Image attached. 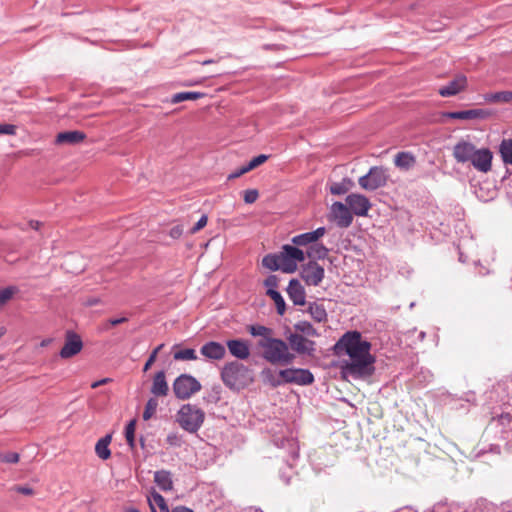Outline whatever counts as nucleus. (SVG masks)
<instances>
[{
	"mask_svg": "<svg viewBox=\"0 0 512 512\" xmlns=\"http://www.w3.org/2000/svg\"><path fill=\"white\" fill-rule=\"evenodd\" d=\"M371 343L363 339L358 331H348L342 335L334 346L337 354H346L342 369L354 378L369 377L374 372L375 357L371 354Z\"/></svg>",
	"mask_w": 512,
	"mask_h": 512,
	"instance_id": "nucleus-1",
	"label": "nucleus"
},
{
	"mask_svg": "<svg viewBox=\"0 0 512 512\" xmlns=\"http://www.w3.org/2000/svg\"><path fill=\"white\" fill-rule=\"evenodd\" d=\"M258 346L262 349L263 359L273 365H289L295 360V355L290 352L289 345L282 339H260Z\"/></svg>",
	"mask_w": 512,
	"mask_h": 512,
	"instance_id": "nucleus-2",
	"label": "nucleus"
},
{
	"mask_svg": "<svg viewBox=\"0 0 512 512\" xmlns=\"http://www.w3.org/2000/svg\"><path fill=\"white\" fill-rule=\"evenodd\" d=\"M220 376L224 385L234 391H240L253 382L249 368L237 361L226 363L221 369Z\"/></svg>",
	"mask_w": 512,
	"mask_h": 512,
	"instance_id": "nucleus-3",
	"label": "nucleus"
},
{
	"mask_svg": "<svg viewBox=\"0 0 512 512\" xmlns=\"http://www.w3.org/2000/svg\"><path fill=\"white\" fill-rule=\"evenodd\" d=\"M205 413L202 409L191 405H183L177 413L179 425L189 433H195L204 422Z\"/></svg>",
	"mask_w": 512,
	"mask_h": 512,
	"instance_id": "nucleus-4",
	"label": "nucleus"
},
{
	"mask_svg": "<svg viewBox=\"0 0 512 512\" xmlns=\"http://www.w3.org/2000/svg\"><path fill=\"white\" fill-rule=\"evenodd\" d=\"M279 377L281 380L271 381L273 386H279L283 383L310 385L314 382L313 374L309 370L301 368H288L280 370Z\"/></svg>",
	"mask_w": 512,
	"mask_h": 512,
	"instance_id": "nucleus-5",
	"label": "nucleus"
},
{
	"mask_svg": "<svg viewBox=\"0 0 512 512\" xmlns=\"http://www.w3.org/2000/svg\"><path fill=\"white\" fill-rule=\"evenodd\" d=\"M201 388L200 382L188 374H181L173 382V392L176 398L180 400L189 399L192 395L199 392Z\"/></svg>",
	"mask_w": 512,
	"mask_h": 512,
	"instance_id": "nucleus-6",
	"label": "nucleus"
},
{
	"mask_svg": "<svg viewBox=\"0 0 512 512\" xmlns=\"http://www.w3.org/2000/svg\"><path fill=\"white\" fill-rule=\"evenodd\" d=\"M387 170L381 166H373L368 173L358 180L360 187L367 191H374L384 187L388 181Z\"/></svg>",
	"mask_w": 512,
	"mask_h": 512,
	"instance_id": "nucleus-7",
	"label": "nucleus"
},
{
	"mask_svg": "<svg viewBox=\"0 0 512 512\" xmlns=\"http://www.w3.org/2000/svg\"><path fill=\"white\" fill-rule=\"evenodd\" d=\"M279 254L282 263V272L284 273L295 272L298 263L305 260V253L294 245H284Z\"/></svg>",
	"mask_w": 512,
	"mask_h": 512,
	"instance_id": "nucleus-8",
	"label": "nucleus"
},
{
	"mask_svg": "<svg viewBox=\"0 0 512 512\" xmlns=\"http://www.w3.org/2000/svg\"><path fill=\"white\" fill-rule=\"evenodd\" d=\"M471 159L468 160L474 169L481 173H488L492 170L493 153L487 147L477 148L471 153Z\"/></svg>",
	"mask_w": 512,
	"mask_h": 512,
	"instance_id": "nucleus-9",
	"label": "nucleus"
},
{
	"mask_svg": "<svg viewBox=\"0 0 512 512\" xmlns=\"http://www.w3.org/2000/svg\"><path fill=\"white\" fill-rule=\"evenodd\" d=\"M83 342L81 337L72 330L65 333V341L62 349L60 350V357L62 359H69L81 352Z\"/></svg>",
	"mask_w": 512,
	"mask_h": 512,
	"instance_id": "nucleus-10",
	"label": "nucleus"
},
{
	"mask_svg": "<svg viewBox=\"0 0 512 512\" xmlns=\"http://www.w3.org/2000/svg\"><path fill=\"white\" fill-rule=\"evenodd\" d=\"M324 268L315 261H310L303 266L301 277L307 285L318 286L324 278Z\"/></svg>",
	"mask_w": 512,
	"mask_h": 512,
	"instance_id": "nucleus-11",
	"label": "nucleus"
},
{
	"mask_svg": "<svg viewBox=\"0 0 512 512\" xmlns=\"http://www.w3.org/2000/svg\"><path fill=\"white\" fill-rule=\"evenodd\" d=\"M346 204L350 211L357 216H366L371 208L369 199L358 193H352L346 197Z\"/></svg>",
	"mask_w": 512,
	"mask_h": 512,
	"instance_id": "nucleus-12",
	"label": "nucleus"
},
{
	"mask_svg": "<svg viewBox=\"0 0 512 512\" xmlns=\"http://www.w3.org/2000/svg\"><path fill=\"white\" fill-rule=\"evenodd\" d=\"M331 218L337 223L339 227L346 228L351 225L353 215L347 204L335 202L331 206Z\"/></svg>",
	"mask_w": 512,
	"mask_h": 512,
	"instance_id": "nucleus-13",
	"label": "nucleus"
},
{
	"mask_svg": "<svg viewBox=\"0 0 512 512\" xmlns=\"http://www.w3.org/2000/svg\"><path fill=\"white\" fill-rule=\"evenodd\" d=\"M468 85L467 77L463 74L456 75L447 85L442 86L438 93L442 97H451L466 90Z\"/></svg>",
	"mask_w": 512,
	"mask_h": 512,
	"instance_id": "nucleus-14",
	"label": "nucleus"
},
{
	"mask_svg": "<svg viewBox=\"0 0 512 512\" xmlns=\"http://www.w3.org/2000/svg\"><path fill=\"white\" fill-rule=\"evenodd\" d=\"M288 345L298 354L311 355L314 351V342L298 333H292L287 337Z\"/></svg>",
	"mask_w": 512,
	"mask_h": 512,
	"instance_id": "nucleus-15",
	"label": "nucleus"
},
{
	"mask_svg": "<svg viewBox=\"0 0 512 512\" xmlns=\"http://www.w3.org/2000/svg\"><path fill=\"white\" fill-rule=\"evenodd\" d=\"M475 144L467 138H461L453 147L452 155L457 163L465 164L471 159Z\"/></svg>",
	"mask_w": 512,
	"mask_h": 512,
	"instance_id": "nucleus-16",
	"label": "nucleus"
},
{
	"mask_svg": "<svg viewBox=\"0 0 512 512\" xmlns=\"http://www.w3.org/2000/svg\"><path fill=\"white\" fill-rule=\"evenodd\" d=\"M442 116L450 119L474 120L486 119L491 116V112L485 109H470L465 111L444 112Z\"/></svg>",
	"mask_w": 512,
	"mask_h": 512,
	"instance_id": "nucleus-17",
	"label": "nucleus"
},
{
	"mask_svg": "<svg viewBox=\"0 0 512 512\" xmlns=\"http://www.w3.org/2000/svg\"><path fill=\"white\" fill-rule=\"evenodd\" d=\"M226 346L232 356L237 359L245 360L250 356V347L246 340L232 339L226 342Z\"/></svg>",
	"mask_w": 512,
	"mask_h": 512,
	"instance_id": "nucleus-18",
	"label": "nucleus"
},
{
	"mask_svg": "<svg viewBox=\"0 0 512 512\" xmlns=\"http://www.w3.org/2000/svg\"><path fill=\"white\" fill-rule=\"evenodd\" d=\"M326 233V229L324 227H319L312 232L303 233L300 235H296L292 238V243L294 246H307L312 245L317 242L321 237Z\"/></svg>",
	"mask_w": 512,
	"mask_h": 512,
	"instance_id": "nucleus-19",
	"label": "nucleus"
},
{
	"mask_svg": "<svg viewBox=\"0 0 512 512\" xmlns=\"http://www.w3.org/2000/svg\"><path fill=\"white\" fill-rule=\"evenodd\" d=\"M200 352L204 357L211 360H222L226 355L225 346L215 341L205 343Z\"/></svg>",
	"mask_w": 512,
	"mask_h": 512,
	"instance_id": "nucleus-20",
	"label": "nucleus"
},
{
	"mask_svg": "<svg viewBox=\"0 0 512 512\" xmlns=\"http://www.w3.org/2000/svg\"><path fill=\"white\" fill-rule=\"evenodd\" d=\"M287 294L295 305H304L306 302V294L304 287L297 279H292L287 287Z\"/></svg>",
	"mask_w": 512,
	"mask_h": 512,
	"instance_id": "nucleus-21",
	"label": "nucleus"
},
{
	"mask_svg": "<svg viewBox=\"0 0 512 512\" xmlns=\"http://www.w3.org/2000/svg\"><path fill=\"white\" fill-rule=\"evenodd\" d=\"M86 139V134L82 131L73 130L65 131L57 134L55 143L59 145H75L83 142Z\"/></svg>",
	"mask_w": 512,
	"mask_h": 512,
	"instance_id": "nucleus-22",
	"label": "nucleus"
},
{
	"mask_svg": "<svg viewBox=\"0 0 512 512\" xmlns=\"http://www.w3.org/2000/svg\"><path fill=\"white\" fill-rule=\"evenodd\" d=\"M150 391L156 397H165L168 395L169 386L164 371H159L154 375Z\"/></svg>",
	"mask_w": 512,
	"mask_h": 512,
	"instance_id": "nucleus-23",
	"label": "nucleus"
},
{
	"mask_svg": "<svg viewBox=\"0 0 512 512\" xmlns=\"http://www.w3.org/2000/svg\"><path fill=\"white\" fill-rule=\"evenodd\" d=\"M154 482L162 491L173 489L172 474L167 470H159L154 473Z\"/></svg>",
	"mask_w": 512,
	"mask_h": 512,
	"instance_id": "nucleus-24",
	"label": "nucleus"
},
{
	"mask_svg": "<svg viewBox=\"0 0 512 512\" xmlns=\"http://www.w3.org/2000/svg\"><path fill=\"white\" fill-rule=\"evenodd\" d=\"M148 503L152 512H170L164 497L156 491L151 492Z\"/></svg>",
	"mask_w": 512,
	"mask_h": 512,
	"instance_id": "nucleus-25",
	"label": "nucleus"
},
{
	"mask_svg": "<svg viewBox=\"0 0 512 512\" xmlns=\"http://www.w3.org/2000/svg\"><path fill=\"white\" fill-rule=\"evenodd\" d=\"M394 164L400 169L409 170L416 164V158L410 152H399L394 158Z\"/></svg>",
	"mask_w": 512,
	"mask_h": 512,
	"instance_id": "nucleus-26",
	"label": "nucleus"
},
{
	"mask_svg": "<svg viewBox=\"0 0 512 512\" xmlns=\"http://www.w3.org/2000/svg\"><path fill=\"white\" fill-rule=\"evenodd\" d=\"M112 436L106 435L99 439L95 445V452L97 456L102 460H107L111 456L109 444L111 443Z\"/></svg>",
	"mask_w": 512,
	"mask_h": 512,
	"instance_id": "nucleus-27",
	"label": "nucleus"
},
{
	"mask_svg": "<svg viewBox=\"0 0 512 512\" xmlns=\"http://www.w3.org/2000/svg\"><path fill=\"white\" fill-rule=\"evenodd\" d=\"M308 313L316 322H326L327 312L323 304L313 302L309 304Z\"/></svg>",
	"mask_w": 512,
	"mask_h": 512,
	"instance_id": "nucleus-28",
	"label": "nucleus"
},
{
	"mask_svg": "<svg viewBox=\"0 0 512 512\" xmlns=\"http://www.w3.org/2000/svg\"><path fill=\"white\" fill-rule=\"evenodd\" d=\"M485 101L489 103L512 104V91H499L485 95Z\"/></svg>",
	"mask_w": 512,
	"mask_h": 512,
	"instance_id": "nucleus-29",
	"label": "nucleus"
},
{
	"mask_svg": "<svg viewBox=\"0 0 512 512\" xmlns=\"http://www.w3.org/2000/svg\"><path fill=\"white\" fill-rule=\"evenodd\" d=\"M306 254L311 259H324L328 254V249L324 245L315 242L309 246Z\"/></svg>",
	"mask_w": 512,
	"mask_h": 512,
	"instance_id": "nucleus-30",
	"label": "nucleus"
},
{
	"mask_svg": "<svg viewBox=\"0 0 512 512\" xmlns=\"http://www.w3.org/2000/svg\"><path fill=\"white\" fill-rule=\"evenodd\" d=\"M262 265L272 271H276V270L282 271V263L280 260V254L278 253V254L266 255L262 260Z\"/></svg>",
	"mask_w": 512,
	"mask_h": 512,
	"instance_id": "nucleus-31",
	"label": "nucleus"
},
{
	"mask_svg": "<svg viewBox=\"0 0 512 512\" xmlns=\"http://www.w3.org/2000/svg\"><path fill=\"white\" fill-rule=\"evenodd\" d=\"M267 295L274 301L277 313L284 315L286 311V304L281 294L275 289H267Z\"/></svg>",
	"mask_w": 512,
	"mask_h": 512,
	"instance_id": "nucleus-32",
	"label": "nucleus"
},
{
	"mask_svg": "<svg viewBox=\"0 0 512 512\" xmlns=\"http://www.w3.org/2000/svg\"><path fill=\"white\" fill-rule=\"evenodd\" d=\"M499 152L505 164H512V139L502 140Z\"/></svg>",
	"mask_w": 512,
	"mask_h": 512,
	"instance_id": "nucleus-33",
	"label": "nucleus"
},
{
	"mask_svg": "<svg viewBox=\"0 0 512 512\" xmlns=\"http://www.w3.org/2000/svg\"><path fill=\"white\" fill-rule=\"evenodd\" d=\"M248 331L252 336H259L261 339H272L273 330L263 325H250Z\"/></svg>",
	"mask_w": 512,
	"mask_h": 512,
	"instance_id": "nucleus-34",
	"label": "nucleus"
},
{
	"mask_svg": "<svg viewBox=\"0 0 512 512\" xmlns=\"http://www.w3.org/2000/svg\"><path fill=\"white\" fill-rule=\"evenodd\" d=\"M204 97V93L201 92H179L172 96L171 102L176 104L187 100H197Z\"/></svg>",
	"mask_w": 512,
	"mask_h": 512,
	"instance_id": "nucleus-35",
	"label": "nucleus"
},
{
	"mask_svg": "<svg viewBox=\"0 0 512 512\" xmlns=\"http://www.w3.org/2000/svg\"><path fill=\"white\" fill-rule=\"evenodd\" d=\"M295 329L307 336L315 337L318 335L316 329L308 321H299L295 324Z\"/></svg>",
	"mask_w": 512,
	"mask_h": 512,
	"instance_id": "nucleus-36",
	"label": "nucleus"
},
{
	"mask_svg": "<svg viewBox=\"0 0 512 512\" xmlns=\"http://www.w3.org/2000/svg\"><path fill=\"white\" fill-rule=\"evenodd\" d=\"M18 292V288L15 286H9L0 290V307L10 301L13 296Z\"/></svg>",
	"mask_w": 512,
	"mask_h": 512,
	"instance_id": "nucleus-37",
	"label": "nucleus"
},
{
	"mask_svg": "<svg viewBox=\"0 0 512 512\" xmlns=\"http://www.w3.org/2000/svg\"><path fill=\"white\" fill-rule=\"evenodd\" d=\"M349 185H352L351 180L344 179L343 182L334 183L330 187V192L333 195H342L349 190Z\"/></svg>",
	"mask_w": 512,
	"mask_h": 512,
	"instance_id": "nucleus-38",
	"label": "nucleus"
},
{
	"mask_svg": "<svg viewBox=\"0 0 512 512\" xmlns=\"http://www.w3.org/2000/svg\"><path fill=\"white\" fill-rule=\"evenodd\" d=\"M175 360H196L197 355L194 349L186 348L174 353Z\"/></svg>",
	"mask_w": 512,
	"mask_h": 512,
	"instance_id": "nucleus-39",
	"label": "nucleus"
},
{
	"mask_svg": "<svg viewBox=\"0 0 512 512\" xmlns=\"http://www.w3.org/2000/svg\"><path fill=\"white\" fill-rule=\"evenodd\" d=\"M135 420L130 421L125 428V437L131 449L135 448Z\"/></svg>",
	"mask_w": 512,
	"mask_h": 512,
	"instance_id": "nucleus-40",
	"label": "nucleus"
},
{
	"mask_svg": "<svg viewBox=\"0 0 512 512\" xmlns=\"http://www.w3.org/2000/svg\"><path fill=\"white\" fill-rule=\"evenodd\" d=\"M158 406V402L154 398H150L145 406V410L143 412V419L149 420L156 412Z\"/></svg>",
	"mask_w": 512,
	"mask_h": 512,
	"instance_id": "nucleus-41",
	"label": "nucleus"
},
{
	"mask_svg": "<svg viewBox=\"0 0 512 512\" xmlns=\"http://www.w3.org/2000/svg\"><path fill=\"white\" fill-rule=\"evenodd\" d=\"M163 348H164V344H160L151 352L150 356L148 357V359L143 367L144 372H147L152 367V365L155 363V361L157 359L158 353Z\"/></svg>",
	"mask_w": 512,
	"mask_h": 512,
	"instance_id": "nucleus-42",
	"label": "nucleus"
},
{
	"mask_svg": "<svg viewBox=\"0 0 512 512\" xmlns=\"http://www.w3.org/2000/svg\"><path fill=\"white\" fill-rule=\"evenodd\" d=\"M269 156L268 155H265V154H260L254 158H252L247 165H245L247 167V169L249 171L257 168L258 166L264 164L267 160H268Z\"/></svg>",
	"mask_w": 512,
	"mask_h": 512,
	"instance_id": "nucleus-43",
	"label": "nucleus"
},
{
	"mask_svg": "<svg viewBox=\"0 0 512 512\" xmlns=\"http://www.w3.org/2000/svg\"><path fill=\"white\" fill-rule=\"evenodd\" d=\"M19 459H20L19 454L15 453V452L0 453V462L18 463Z\"/></svg>",
	"mask_w": 512,
	"mask_h": 512,
	"instance_id": "nucleus-44",
	"label": "nucleus"
},
{
	"mask_svg": "<svg viewBox=\"0 0 512 512\" xmlns=\"http://www.w3.org/2000/svg\"><path fill=\"white\" fill-rule=\"evenodd\" d=\"M258 197H259V193H258V190H256V189H248V190L244 191L243 198H244L245 203H247V204H252V203L256 202Z\"/></svg>",
	"mask_w": 512,
	"mask_h": 512,
	"instance_id": "nucleus-45",
	"label": "nucleus"
},
{
	"mask_svg": "<svg viewBox=\"0 0 512 512\" xmlns=\"http://www.w3.org/2000/svg\"><path fill=\"white\" fill-rule=\"evenodd\" d=\"M166 441L170 446H173V447H180L183 442L182 437L176 432L170 433L167 436Z\"/></svg>",
	"mask_w": 512,
	"mask_h": 512,
	"instance_id": "nucleus-46",
	"label": "nucleus"
},
{
	"mask_svg": "<svg viewBox=\"0 0 512 512\" xmlns=\"http://www.w3.org/2000/svg\"><path fill=\"white\" fill-rule=\"evenodd\" d=\"M17 127L13 124H0V134L15 135Z\"/></svg>",
	"mask_w": 512,
	"mask_h": 512,
	"instance_id": "nucleus-47",
	"label": "nucleus"
},
{
	"mask_svg": "<svg viewBox=\"0 0 512 512\" xmlns=\"http://www.w3.org/2000/svg\"><path fill=\"white\" fill-rule=\"evenodd\" d=\"M208 217L203 215L198 222L191 228L190 233L195 234L207 225Z\"/></svg>",
	"mask_w": 512,
	"mask_h": 512,
	"instance_id": "nucleus-48",
	"label": "nucleus"
},
{
	"mask_svg": "<svg viewBox=\"0 0 512 512\" xmlns=\"http://www.w3.org/2000/svg\"><path fill=\"white\" fill-rule=\"evenodd\" d=\"M183 234V227L181 225H176L174 227H172L169 231V235L173 238V239H178L182 236Z\"/></svg>",
	"mask_w": 512,
	"mask_h": 512,
	"instance_id": "nucleus-49",
	"label": "nucleus"
},
{
	"mask_svg": "<svg viewBox=\"0 0 512 512\" xmlns=\"http://www.w3.org/2000/svg\"><path fill=\"white\" fill-rule=\"evenodd\" d=\"M264 285L268 288V289H274V287H276L278 285V278L277 276L275 275H270L269 277H267L264 281Z\"/></svg>",
	"mask_w": 512,
	"mask_h": 512,
	"instance_id": "nucleus-50",
	"label": "nucleus"
},
{
	"mask_svg": "<svg viewBox=\"0 0 512 512\" xmlns=\"http://www.w3.org/2000/svg\"><path fill=\"white\" fill-rule=\"evenodd\" d=\"M14 490L23 495H33L34 491L28 486H15Z\"/></svg>",
	"mask_w": 512,
	"mask_h": 512,
	"instance_id": "nucleus-51",
	"label": "nucleus"
},
{
	"mask_svg": "<svg viewBox=\"0 0 512 512\" xmlns=\"http://www.w3.org/2000/svg\"><path fill=\"white\" fill-rule=\"evenodd\" d=\"M249 172V170L247 169L246 166H242L240 169H238L237 171H235L234 173L230 174L228 179H235V178H238L240 176H242L243 174Z\"/></svg>",
	"mask_w": 512,
	"mask_h": 512,
	"instance_id": "nucleus-52",
	"label": "nucleus"
},
{
	"mask_svg": "<svg viewBox=\"0 0 512 512\" xmlns=\"http://www.w3.org/2000/svg\"><path fill=\"white\" fill-rule=\"evenodd\" d=\"M127 318L126 317H121V318H115V319H110L107 323V327L106 329H108L110 326H116V325H119V324H122V323H125L127 322Z\"/></svg>",
	"mask_w": 512,
	"mask_h": 512,
	"instance_id": "nucleus-53",
	"label": "nucleus"
},
{
	"mask_svg": "<svg viewBox=\"0 0 512 512\" xmlns=\"http://www.w3.org/2000/svg\"><path fill=\"white\" fill-rule=\"evenodd\" d=\"M112 382V379L111 378H103L101 380H98V381H95L91 384V388L95 389L101 385H105V384H108Z\"/></svg>",
	"mask_w": 512,
	"mask_h": 512,
	"instance_id": "nucleus-54",
	"label": "nucleus"
},
{
	"mask_svg": "<svg viewBox=\"0 0 512 512\" xmlns=\"http://www.w3.org/2000/svg\"><path fill=\"white\" fill-rule=\"evenodd\" d=\"M28 224H29L30 228H32L34 230H39L42 225L39 221H36V220H30Z\"/></svg>",
	"mask_w": 512,
	"mask_h": 512,
	"instance_id": "nucleus-55",
	"label": "nucleus"
},
{
	"mask_svg": "<svg viewBox=\"0 0 512 512\" xmlns=\"http://www.w3.org/2000/svg\"><path fill=\"white\" fill-rule=\"evenodd\" d=\"M171 512H193V511L184 506H177Z\"/></svg>",
	"mask_w": 512,
	"mask_h": 512,
	"instance_id": "nucleus-56",
	"label": "nucleus"
},
{
	"mask_svg": "<svg viewBox=\"0 0 512 512\" xmlns=\"http://www.w3.org/2000/svg\"><path fill=\"white\" fill-rule=\"evenodd\" d=\"M51 342H52V339H51V338H47V339L42 340V342L40 343V345H41V347H46V346H48Z\"/></svg>",
	"mask_w": 512,
	"mask_h": 512,
	"instance_id": "nucleus-57",
	"label": "nucleus"
},
{
	"mask_svg": "<svg viewBox=\"0 0 512 512\" xmlns=\"http://www.w3.org/2000/svg\"><path fill=\"white\" fill-rule=\"evenodd\" d=\"M6 333V329L4 327H0V338L3 337Z\"/></svg>",
	"mask_w": 512,
	"mask_h": 512,
	"instance_id": "nucleus-58",
	"label": "nucleus"
},
{
	"mask_svg": "<svg viewBox=\"0 0 512 512\" xmlns=\"http://www.w3.org/2000/svg\"><path fill=\"white\" fill-rule=\"evenodd\" d=\"M125 512H140L138 509L135 508H129Z\"/></svg>",
	"mask_w": 512,
	"mask_h": 512,
	"instance_id": "nucleus-59",
	"label": "nucleus"
},
{
	"mask_svg": "<svg viewBox=\"0 0 512 512\" xmlns=\"http://www.w3.org/2000/svg\"><path fill=\"white\" fill-rule=\"evenodd\" d=\"M213 62H214L213 60H206V61H204L202 64H203V65H207V64H211V63H213Z\"/></svg>",
	"mask_w": 512,
	"mask_h": 512,
	"instance_id": "nucleus-60",
	"label": "nucleus"
}]
</instances>
